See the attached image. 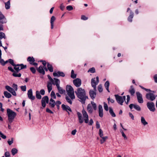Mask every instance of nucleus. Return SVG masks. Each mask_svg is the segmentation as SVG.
Returning <instances> with one entry per match:
<instances>
[{
	"instance_id": "nucleus-33",
	"label": "nucleus",
	"mask_w": 157,
	"mask_h": 157,
	"mask_svg": "<svg viewBox=\"0 0 157 157\" xmlns=\"http://www.w3.org/2000/svg\"><path fill=\"white\" fill-rule=\"evenodd\" d=\"M5 8L8 10L10 8V0H9L7 2L5 3Z\"/></svg>"
},
{
	"instance_id": "nucleus-2",
	"label": "nucleus",
	"mask_w": 157,
	"mask_h": 157,
	"mask_svg": "<svg viewBox=\"0 0 157 157\" xmlns=\"http://www.w3.org/2000/svg\"><path fill=\"white\" fill-rule=\"evenodd\" d=\"M75 92L78 98L80 99V101L82 103L84 104L86 99L88 98L85 90L80 87L78 88Z\"/></svg>"
},
{
	"instance_id": "nucleus-25",
	"label": "nucleus",
	"mask_w": 157,
	"mask_h": 157,
	"mask_svg": "<svg viewBox=\"0 0 157 157\" xmlns=\"http://www.w3.org/2000/svg\"><path fill=\"white\" fill-rule=\"evenodd\" d=\"M56 102L52 98H51L50 100L49 104L50 105L51 107L53 108L55 105Z\"/></svg>"
},
{
	"instance_id": "nucleus-5",
	"label": "nucleus",
	"mask_w": 157,
	"mask_h": 157,
	"mask_svg": "<svg viewBox=\"0 0 157 157\" xmlns=\"http://www.w3.org/2000/svg\"><path fill=\"white\" fill-rule=\"evenodd\" d=\"M115 97L117 103L121 105H122L124 101L125 100V96H121L117 94H116L115 95Z\"/></svg>"
},
{
	"instance_id": "nucleus-36",
	"label": "nucleus",
	"mask_w": 157,
	"mask_h": 157,
	"mask_svg": "<svg viewBox=\"0 0 157 157\" xmlns=\"http://www.w3.org/2000/svg\"><path fill=\"white\" fill-rule=\"evenodd\" d=\"M13 75L15 77H20L21 76V74L20 73H18L17 72V71L16 72V71H14L13 74Z\"/></svg>"
},
{
	"instance_id": "nucleus-46",
	"label": "nucleus",
	"mask_w": 157,
	"mask_h": 157,
	"mask_svg": "<svg viewBox=\"0 0 157 157\" xmlns=\"http://www.w3.org/2000/svg\"><path fill=\"white\" fill-rule=\"evenodd\" d=\"M61 104V102L59 101H57L56 102L55 105L57 106V108L58 109H59V105Z\"/></svg>"
},
{
	"instance_id": "nucleus-3",
	"label": "nucleus",
	"mask_w": 157,
	"mask_h": 157,
	"mask_svg": "<svg viewBox=\"0 0 157 157\" xmlns=\"http://www.w3.org/2000/svg\"><path fill=\"white\" fill-rule=\"evenodd\" d=\"M7 115L8 121L10 123L12 122L17 116V113L10 109H7Z\"/></svg>"
},
{
	"instance_id": "nucleus-21",
	"label": "nucleus",
	"mask_w": 157,
	"mask_h": 157,
	"mask_svg": "<svg viewBox=\"0 0 157 157\" xmlns=\"http://www.w3.org/2000/svg\"><path fill=\"white\" fill-rule=\"evenodd\" d=\"M96 90H90L89 91V94L91 98L94 99L96 97Z\"/></svg>"
},
{
	"instance_id": "nucleus-28",
	"label": "nucleus",
	"mask_w": 157,
	"mask_h": 157,
	"mask_svg": "<svg viewBox=\"0 0 157 157\" xmlns=\"http://www.w3.org/2000/svg\"><path fill=\"white\" fill-rule=\"evenodd\" d=\"M109 81H107L104 84L105 87L106 89L107 90L108 92H109L110 91H109Z\"/></svg>"
},
{
	"instance_id": "nucleus-41",
	"label": "nucleus",
	"mask_w": 157,
	"mask_h": 157,
	"mask_svg": "<svg viewBox=\"0 0 157 157\" xmlns=\"http://www.w3.org/2000/svg\"><path fill=\"white\" fill-rule=\"evenodd\" d=\"M3 38H4V39H6V37L5 35L3 33L0 32V40H1Z\"/></svg>"
},
{
	"instance_id": "nucleus-62",
	"label": "nucleus",
	"mask_w": 157,
	"mask_h": 157,
	"mask_svg": "<svg viewBox=\"0 0 157 157\" xmlns=\"http://www.w3.org/2000/svg\"><path fill=\"white\" fill-rule=\"evenodd\" d=\"M13 138H12L11 139V141H10L9 140L8 141V143L9 145H11L12 143H13Z\"/></svg>"
},
{
	"instance_id": "nucleus-20",
	"label": "nucleus",
	"mask_w": 157,
	"mask_h": 157,
	"mask_svg": "<svg viewBox=\"0 0 157 157\" xmlns=\"http://www.w3.org/2000/svg\"><path fill=\"white\" fill-rule=\"evenodd\" d=\"M52 84L56 85L57 87L59 86L60 81L58 78H54L52 82H51Z\"/></svg>"
},
{
	"instance_id": "nucleus-56",
	"label": "nucleus",
	"mask_w": 157,
	"mask_h": 157,
	"mask_svg": "<svg viewBox=\"0 0 157 157\" xmlns=\"http://www.w3.org/2000/svg\"><path fill=\"white\" fill-rule=\"evenodd\" d=\"M21 90L23 91H25L26 90V87L25 86H21Z\"/></svg>"
},
{
	"instance_id": "nucleus-58",
	"label": "nucleus",
	"mask_w": 157,
	"mask_h": 157,
	"mask_svg": "<svg viewBox=\"0 0 157 157\" xmlns=\"http://www.w3.org/2000/svg\"><path fill=\"white\" fill-rule=\"evenodd\" d=\"M0 136L3 139H5L6 138V136L3 134L1 132H0Z\"/></svg>"
},
{
	"instance_id": "nucleus-26",
	"label": "nucleus",
	"mask_w": 157,
	"mask_h": 157,
	"mask_svg": "<svg viewBox=\"0 0 157 157\" xmlns=\"http://www.w3.org/2000/svg\"><path fill=\"white\" fill-rule=\"evenodd\" d=\"M59 92L61 94H62L65 92L64 90L60 86L57 87Z\"/></svg>"
},
{
	"instance_id": "nucleus-22",
	"label": "nucleus",
	"mask_w": 157,
	"mask_h": 157,
	"mask_svg": "<svg viewBox=\"0 0 157 157\" xmlns=\"http://www.w3.org/2000/svg\"><path fill=\"white\" fill-rule=\"evenodd\" d=\"M98 114L101 117H102L103 116V109L101 105H99L98 106Z\"/></svg>"
},
{
	"instance_id": "nucleus-15",
	"label": "nucleus",
	"mask_w": 157,
	"mask_h": 157,
	"mask_svg": "<svg viewBox=\"0 0 157 157\" xmlns=\"http://www.w3.org/2000/svg\"><path fill=\"white\" fill-rule=\"evenodd\" d=\"M129 12L130 14L129 16L128 17V20L129 21L131 22L132 21V19L133 18L134 16L133 13L129 8H128L127 10V12Z\"/></svg>"
},
{
	"instance_id": "nucleus-37",
	"label": "nucleus",
	"mask_w": 157,
	"mask_h": 157,
	"mask_svg": "<svg viewBox=\"0 0 157 157\" xmlns=\"http://www.w3.org/2000/svg\"><path fill=\"white\" fill-rule=\"evenodd\" d=\"M139 86L142 89L144 90L147 92H153V93H155V92L154 91H151V90L150 89H147L146 88H145L144 87H143V86H141L140 85Z\"/></svg>"
},
{
	"instance_id": "nucleus-47",
	"label": "nucleus",
	"mask_w": 157,
	"mask_h": 157,
	"mask_svg": "<svg viewBox=\"0 0 157 157\" xmlns=\"http://www.w3.org/2000/svg\"><path fill=\"white\" fill-rule=\"evenodd\" d=\"M95 71V69L94 67H92L90 68L88 71V72H90L91 73H94Z\"/></svg>"
},
{
	"instance_id": "nucleus-60",
	"label": "nucleus",
	"mask_w": 157,
	"mask_h": 157,
	"mask_svg": "<svg viewBox=\"0 0 157 157\" xmlns=\"http://www.w3.org/2000/svg\"><path fill=\"white\" fill-rule=\"evenodd\" d=\"M39 93L41 94L44 95L45 94V91L44 89H41L40 90Z\"/></svg>"
},
{
	"instance_id": "nucleus-23",
	"label": "nucleus",
	"mask_w": 157,
	"mask_h": 157,
	"mask_svg": "<svg viewBox=\"0 0 157 157\" xmlns=\"http://www.w3.org/2000/svg\"><path fill=\"white\" fill-rule=\"evenodd\" d=\"M37 71L40 73L42 74L43 75L45 74V71L44 70V67L42 66H40L38 68H37Z\"/></svg>"
},
{
	"instance_id": "nucleus-42",
	"label": "nucleus",
	"mask_w": 157,
	"mask_h": 157,
	"mask_svg": "<svg viewBox=\"0 0 157 157\" xmlns=\"http://www.w3.org/2000/svg\"><path fill=\"white\" fill-rule=\"evenodd\" d=\"M91 106H92L94 109V110H96L97 109V105L94 101L91 102Z\"/></svg>"
},
{
	"instance_id": "nucleus-11",
	"label": "nucleus",
	"mask_w": 157,
	"mask_h": 157,
	"mask_svg": "<svg viewBox=\"0 0 157 157\" xmlns=\"http://www.w3.org/2000/svg\"><path fill=\"white\" fill-rule=\"evenodd\" d=\"M137 99L138 102L140 103H142L144 102V100L142 98V94L139 92H136Z\"/></svg>"
},
{
	"instance_id": "nucleus-8",
	"label": "nucleus",
	"mask_w": 157,
	"mask_h": 157,
	"mask_svg": "<svg viewBox=\"0 0 157 157\" xmlns=\"http://www.w3.org/2000/svg\"><path fill=\"white\" fill-rule=\"evenodd\" d=\"M154 93L152 92L147 93L146 95V98L151 101H154L156 98V96L154 94Z\"/></svg>"
},
{
	"instance_id": "nucleus-16",
	"label": "nucleus",
	"mask_w": 157,
	"mask_h": 157,
	"mask_svg": "<svg viewBox=\"0 0 157 157\" xmlns=\"http://www.w3.org/2000/svg\"><path fill=\"white\" fill-rule=\"evenodd\" d=\"M53 76L56 77H58L59 76L64 77L65 76V74L63 72L58 71L57 72H54L53 73Z\"/></svg>"
},
{
	"instance_id": "nucleus-30",
	"label": "nucleus",
	"mask_w": 157,
	"mask_h": 157,
	"mask_svg": "<svg viewBox=\"0 0 157 157\" xmlns=\"http://www.w3.org/2000/svg\"><path fill=\"white\" fill-rule=\"evenodd\" d=\"M35 60L33 57H29L27 59V61L31 64L33 62H34Z\"/></svg>"
},
{
	"instance_id": "nucleus-57",
	"label": "nucleus",
	"mask_w": 157,
	"mask_h": 157,
	"mask_svg": "<svg viewBox=\"0 0 157 157\" xmlns=\"http://www.w3.org/2000/svg\"><path fill=\"white\" fill-rule=\"evenodd\" d=\"M30 70L34 74L35 73L36 70V69L34 67H31L30 68Z\"/></svg>"
},
{
	"instance_id": "nucleus-39",
	"label": "nucleus",
	"mask_w": 157,
	"mask_h": 157,
	"mask_svg": "<svg viewBox=\"0 0 157 157\" xmlns=\"http://www.w3.org/2000/svg\"><path fill=\"white\" fill-rule=\"evenodd\" d=\"M11 153L13 155H14L15 154L17 153L18 150L15 148H13L11 150Z\"/></svg>"
},
{
	"instance_id": "nucleus-12",
	"label": "nucleus",
	"mask_w": 157,
	"mask_h": 157,
	"mask_svg": "<svg viewBox=\"0 0 157 157\" xmlns=\"http://www.w3.org/2000/svg\"><path fill=\"white\" fill-rule=\"evenodd\" d=\"M49 101V99L47 96H45L43 97L41 100L42 105L43 107H45L46 103H48Z\"/></svg>"
},
{
	"instance_id": "nucleus-24",
	"label": "nucleus",
	"mask_w": 157,
	"mask_h": 157,
	"mask_svg": "<svg viewBox=\"0 0 157 157\" xmlns=\"http://www.w3.org/2000/svg\"><path fill=\"white\" fill-rule=\"evenodd\" d=\"M52 83L51 82H48L47 84V88L48 89V91L49 93L52 90Z\"/></svg>"
},
{
	"instance_id": "nucleus-45",
	"label": "nucleus",
	"mask_w": 157,
	"mask_h": 157,
	"mask_svg": "<svg viewBox=\"0 0 157 157\" xmlns=\"http://www.w3.org/2000/svg\"><path fill=\"white\" fill-rule=\"evenodd\" d=\"M66 99L67 101L70 104H72V101L70 98L68 96L66 97Z\"/></svg>"
},
{
	"instance_id": "nucleus-48",
	"label": "nucleus",
	"mask_w": 157,
	"mask_h": 157,
	"mask_svg": "<svg viewBox=\"0 0 157 157\" xmlns=\"http://www.w3.org/2000/svg\"><path fill=\"white\" fill-rule=\"evenodd\" d=\"M104 109L106 111H108V107L107 104L105 102H104Z\"/></svg>"
},
{
	"instance_id": "nucleus-27",
	"label": "nucleus",
	"mask_w": 157,
	"mask_h": 157,
	"mask_svg": "<svg viewBox=\"0 0 157 157\" xmlns=\"http://www.w3.org/2000/svg\"><path fill=\"white\" fill-rule=\"evenodd\" d=\"M141 123L144 126H145L148 124L147 122L145 121L144 118L143 116L141 117Z\"/></svg>"
},
{
	"instance_id": "nucleus-18",
	"label": "nucleus",
	"mask_w": 157,
	"mask_h": 157,
	"mask_svg": "<svg viewBox=\"0 0 157 157\" xmlns=\"http://www.w3.org/2000/svg\"><path fill=\"white\" fill-rule=\"evenodd\" d=\"M27 94L28 98L32 100H34L35 97L33 95V91L32 89H29L28 91Z\"/></svg>"
},
{
	"instance_id": "nucleus-63",
	"label": "nucleus",
	"mask_w": 157,
	"mask_h": 157,
	"mask_svg": "<svg viewBox=\"0 0 157 157\" xmlns=\"http://www.w3.org/2000/svg\"><path fill=\"white\" fill-rule=\"evenodd\" d=\"M5 155L6 157H10V153L9 152H6L5 153Z\"/></svg>"
},
{
	"instance_id": "nucleus-13",
	"label": "nucleus",
	"mask_w": 157,
	"mask_h": 157,
	"mask_svg": "<svg viewBox=\"0 0 157 157\" xmlns=\"http://www.w3.org/2000/svg\"><path fill=\"white\" fill-rule=\"evenodd\" d=\"M74 85L77 87H79L81 85V80L79 78H77L73 81Z\"/></svg>"
},
{
	"instance_id": "nucleus-51",
	"label": "nucleus",
	"mask_w": 157,
	"mask_h": 157,
	"mask_svg": "<svg viewBox=\"0 0 157 157\" xmlns=\"http://www.w3.org/2000/svg\"><path fill=\"white\" fill-rule=\"evenodd\" d=\"M99 135L101 137H103V132L102 130L100 129L99 130Z\"/></svg>"
},
{
	"instance_id": "nucleus-32",
	"label": "nucleus",
	"mask_w": 157,
	"mask_h": 157,
	"mask_svg": "<svg viewBox=\"0 0 157 157\" xmlns=\"http://www.w3.org/2000/svg\"><path fill=\"white\" fill-rule=\"evenodd\" d=\"M87 109L88 112L90 113H92L93 112V109L92 107V106L91 104H89L87 106Z\"/></svg>"
},
{
	"instance_id": "nucleus-50",
	"label": "nucleus",
	"mask_w": 157,
	"mask_h": 157,
	"mask_svg": "<svg viewBox=\"0 0 157 157\" xmlns=\"http://www.w3.org/2000/svg\"><path fill=\"white\" fill-rule=\"evenodd\" d=\"M55 17L54 16H52L50 20L51 24H53V22L55 20Z\"/></svg>"
},
{
	"instance_id": "nucleus-4",
	"label": "nucleus",
	"mask_w": 157,
	"mask_h": 157,
	"mask_svg": "<svg viewBox=\"0 0 157 157\" xmlns=\"http://www.w3.org/2000/svg\"><path fill=\"white\" fill-rule=\"evenodd\" d=\"M66 91L68 95L71 99H73L75 98L74 89L71 86L67 85L66 87Z\"/></svg>"
},
{
	"instance_id": "nucleus-52",
	"label": "nucleus",
	"mask_w": 157,
	"mask_h": 157,
	"mask_svg": "<svg viewBox=\"0 0 157 157\" xmlns=\"http://www.w3.org/2000/svg\"><path fill=\"white\" fill-rule=\"evenodd\" d=\"M8 62H9L12 65L14 66L15 64L14 63L13 60L11 59H9L8 60Z\"/></svg>"
},
{
	"instance_id": "nucleus-17",
	"label": "nucleus",
	"mask_w": 157,
	"mask_h": 157,
	"mask_svg": "<svg viewBox=\"0 0 157 157\" xmlns=\"http://www.w3.org/2000/svg\"><path fill=\"white\" fill-rule=\"evenodd\" d=\"M7 22V20L5 17L0 11V23L4 24Z\"/></svg>"
},
{
	"instance_id": "nucleus-31",
	"label": "nucleus",
	"mask_w": 157,
	"mask_h": 157,
	"mask_svg": "<svg viewBox=\"0 0 157 157\" xmlns=\"http://www.w3.org/2000/svg\"><path fill=\"white\" fill-rule=\"evenodd\" d=\"M47 64L48 69L50 72H52L53 71V69L52 65L48 63Z\"/></svg>"
},
{
	"instance_id": "nucleus-61",
	"label": "nucleus",
	"mask_w": 157,
	"mask_h": 157,
	"mask_svg": "<svg viewBox=\"0 0 157 157\" xmlns=\"http://www.w3.org/2000/svg\"><path fill=\"white\" fill-rule=\"evenodd\" d=\"M129 117H131L132 120H134V116L131 113H129Z\"/></svg>"
},
{
	"instance_id": "nucleus-54",
	"label": "nucleus",
	"mask_w": 157,
	"mask_h": 157,
	"mask_svg": "<svg viewBox=\"0 0 157 157\" xmlns=\"http://www.w3.org/2000/svg\"><path fill=\"white\" fill-rule=\"evenodd\" d=\"M13 87V89L14 90L16 91L17 90V85L13 84L12 86Z\"/></svg>"
},
{
	"instance_id": "nucleus-14",
	"label": "nucleus",
	"mask_w": 157,
	"mask_h": 157,
	"mask_svg": "<svg viewBox=\"0 0 157 157\" xmlns=\"http://www.w3.org/2000/svg\"><path fill=\"white\" fill-rule=\"evenodd\" d=\"M6 89L9 92L11 93L13 96H16V93L14 89L8 86H5Z\"/></svg>"
},
{
	"instance_id": "nucleus-35",
	"label": "nucleus",
	"mask_w": 157,
	"mask_h": 157,
	"mask_svg": "<svg viewBox=\"0 0 157 157\" xmlns=\"http://www.w3.org/2000/svg\"><path fill=\"white\" fill-rule=\"evenodd\" d=\"M109 112L111 115L113 117H116V115L113 112V110L112 108L111 107H109Z\"/></svg>"
},
{
	"instance_id": "nucleus-53",
	"label": "nucleus",
	"mask_w": 157,
	"mask_h": 157,
	"mask_svg": "<svg viewBox=\"0 0 157 157\" xmlns=\"http://www.w3.org/2000/svg\"><path fill=\"white\" fill-rule=\"evenodd\" d=\"M67 9L71 11L73 9V7L71 5L68 6L66 7Z\"/></svg>"
},
{
	"instance_id": "nucleus-44",
	"label": "nucleus",
	"mask_w": 157,
	"mask_h": 157,
	"mask_svg": "<svg viewBox=\"0 0 157 157\" xmlns=\"http://www.w3.org/2000/svg\"><path fill=\"white\" fill-rule=\"evenodd\" d=\"M51 98L53 99H56V94L55 92L53 91H52L51 94Z\"/></svg>"
},
{
	"instance_id": "nucleus-55",
	"label": "nucleus",
	"mask_w": 157,
	"mask_h": 157,
	"mask_svg": "<svg viewBox=\"0 0 157 157\" xmlns=\"http://www.w3.org/2000/svg\"><path fill=\"white\" fill-rule=\"evenodd\" d=\"M127 99H126V101H125V102H126V104H128L129 101L130 100V96L129 95H127Z\"/></svg>"
},
{
	"instance_id": "nucleus-64",
	"label": "nucleus",
	"mask_w": 157,
	"mask_h": 157,
	"mask_svg": "<svg viewBox=\"0 0 157 157\" xmlns=\"http://www.w3.org/2000/svg\"><path fill=\"white\" fill-rule=\"evenodd\" d=\"M154 78L155 82L157 83V74H156L154 76Z\"/></svg>"
},
{
	"instance_id": "nucleus-40",
	"label": "nucleus",
	"mask_w": 157,
	"mask_h": 157,
	"mask_svg": "<svg viewBox=\"0 0 157 157\" xmlns=\"http://www.w3.org/2000/svg\"><path fill=\"white\" fill-rule=\"evenodd\" d=\"M76 75L74 73V71L73 70H71V77L73 78H76Z\"/></svg>"
},
{
	"instance_id": "nucleus-10",
	"label": "nucleus",
	"mask_w": 157,
	"mask_h": 157,
	"mask_svg": "<svg viewBox=\"0 0 157 157\" xmlns=\"http://www.w3.org/2000/svg\"><path fill=\"white\" fill-rule=\"evenodd\" d=\"M61 107L63 110L67 112L69 115L70 114V112H72V110L70 107L67 105L63 104L61 105Z\"/></svg>"
},
{
	"instance_id": "nucleus-9",
	"label": "nucleus",
	"mask_w": 157,
	"mask_h": 157,
	"mask_svg": "<svg viewBox=\"0 0 157 157\" xmlns=\"http://www.w3.org/2000/svg\"><path fill=\"white\" fill-rule=\"evenodd\" d=\"M14 69L17 71L18 72L20 70L26 68V65H24L22 64H15L14 66Z\"/></svg>"
},
{
	"instance_id": "nucleus-49",
	"label": "nucleus",
	"mask_w": 157,
	"mask_h": 157,
	"mask_svg": "<svg viewBox=\"0 0 157 157\" xmlns=\"http://www.w3.org/2000/svg\"><path fill=\"white\" fill-rule=\"evenodd\" d=\"M98 89L100 92H101L103 91L102 86L101 85H99L98 86Z\"/></svg>"
},
{
	"instance_id": "nucleus-38",
	"label": "nucleus",
	"mask_w": 157,
	"mask_h": 157,
	"mask_svg": "<svg viewBox=\"0 0 157 157\" xmlns=\"http://www.w3.org/2000/svg\"><path fill=\"white\" fill-rule=\"evenodd\" d=\"M36 98L38 99H40L41 98V96L38 91L37 90L36 91Z\"/></svg>"
},
{
	"instance_id": "nucleus-59",
	"label": "nucleus",
	"mask_w": 157,
	"mask_h": 157,
	"mask_svg": "<svg viewBox=\"0 0 157 157\" xmlns=\"http://www.w3.org/2000/svg\"><path fill=\"white\" fill-rule=\"evenodd\" d=\"M81 19L84 20H86L88 19V18L84 15H82L81 17Z\"/></svg>"
},
{
	"instance_id": "nucleus-7",
	"label": "nucleus",
	"mask_w": 157,
	"mask_h": 157,
	"mask_svg": "<svg viewBox=\"0 0 157 157\" xmlns=\"http://www.w3.org/2000/svg\"><path fill=\"white\" fill-rule=\"evenodd\" d=\"M148 109L151 112H154L155 110V104L152 102H148L147 103Z\"/></svg>"
},
{
	"instance_id": "nucleus-1",
	"label": "nucleus",
	"mask_w": 157,
	"mask_h": 157,
	"mask_svg": "<svg viewBox=\"0 0 157 157\" xmlns=\"http://www.w3.org/2000/svg\"><path fill=\"white\" fill-rule=\"evenodd\" d=\"M82 113L83 116V118L82 116V114L81 113L78 112L77 113L79 122L80 124H82L84 121L85 123H88L89 125H92L94 123V121L92 119H90V121L88 122L89 116L87 113L84 109L82 110Z\"/></svg>"
},
{
	"instance_id": "nucleus-6",
	"label": "nucleus",
	"mask_w": 157,
	"mask_h": 157,
	"mask_svg": "<svg viewBox=\"0 0 157 157\" xmlns=\"http://www.w3.org/2000/svg\"><path fill=\"white\" fill-rule=\"evenodd\" d=\"M96 82L95 78H94L92 79L91 80V85L93 87L95 90H96V85H98L99 82V77L98 76L96 77Z\"/></svg>"
},
{
	"instance_id": "nucleus-34",
	"label": "nucleus",
	"mask_w": 157,
	"mask_h": 157,
	"mask_svg": "<svg viewBox=\"0 0 157 157\" xmlns=\"http://www.w3.org/2000/svg\"><path fill=\"white\" fill-rule=\"evenodd\" d=\"M5 96L8 98H10L11 97V95L7 91H5L4 93Z\"/></svg>"
},
{
	"instance_id": "nucleus-29",
	"label": "nucleus",
	"mask_w": 157,
	"mask_h": 157,
	"mask_svg": "<svg viewBox=\"0 0 157 157\" xmlns=\"http://www.w3.org/2000/svg\"><path fill=\"white\" fill-rule=\"evenodd\" d=\"M129 91L132 95H133L135 93V90L132 86H131Z\"/></svg>"
},
{
	"instance_id": "nucleus-43",
	"label": "nucleus",
	"mask_w": 157,
	"mask_h": 157,
	"mask_svg": "<svg viewBox=\"0 0 157 157\" xmlns=\"http://www.w3.org/2000/svg\"><path fill=\"white\" fill-rule=\"evenodd\" d=\"M102 139L100 140V142L101 144H102L108 138L107 136L103 137H101Z\"/></svg>"
},
{
	"instance_id": "nucleus-19",
	"label": "nucleus",
	"mask_w": 157,
	"mask_h": 157,
	"mask_svg": "<svg viewBox=\"0 0 157 157\" xmlns=\"http://www.w3.org/2000/svg\"><path fill=\"white\" fill-rule=\"evenodd\" d=\"M129 107L131 109H132L133 108H134L138 111H140L141 110L140 107L139 105H137L131 104L129 105Z\"/></svg>"
}]
</instances>
